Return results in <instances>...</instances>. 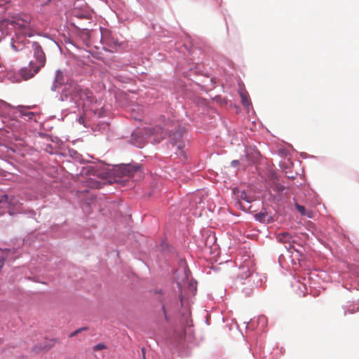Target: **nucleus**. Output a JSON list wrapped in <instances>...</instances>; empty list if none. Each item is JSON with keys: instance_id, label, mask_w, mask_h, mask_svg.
I'll return each instance as SVG.
<instances>
[{"instance_id": "1", "label": "nucleus", "mask_w": 359, "mask_h": 359, "mask_svg": "<svg viewBox=\"0 0 359 359\" xmlns=\"http://www.w3.org/2000/svg\"><path fill=\"white\" fill-rule=\"evenodd\" d=\"M10 24L13 26L17 34L32 37L37 33V27L33 17L28 13H17L11 17L9 20L0 21V31Z\"/></svg>"}, {"instance_id": "2", "label": "nucleus", "mask_w": 359, "mask_h": 359, "mask_svg": "<svg viewBox=\"0 0 359 359\" xmlns=\"http://www.w3.org/2000/svg\"><path fill=\"white\" fill-rule=\"evenodd\" d=\"M63 95L69 97L78 107L83 109H88L94 102L92 92L86 88H83L76 83H70L63 90Z\"/></svg>"}, {"instance_id": "5", "label": "nucleus", "mask_w": 359, "mask_h": 359, "mask_svg": "<svg viewBox=\"0 0 359 359\" xmlns=\"http://www.w3.org/2000/svg\"><path fill=\"white\" fill-rule=\"evenodd\" d=\"M184 132L185 130L184 128L179 127L176 131L173 132L172 134H170L172 144L173 147H177L176 154L182 156L184 154V151H183V149L184 148V144L181 141V138L182 137Z\"/></svg>"}, {"instance_id": "8", "label": "nucleus", "mask_w": 359, "mask_h": 359, "mask_svg": "<svg viewBox=\"0 0 359 359\" xmlns=\"http://www.w3.org/2000/svg\"><path fill=\"white\" fill-rule=\"evenodd\" d=\"M149 133L151 135H156V138L154 140L157 142H159L161 140L165 137V135L163 134V130L161 127H156L154 128L149 129Z\"/></svg>"}, {"instance_id": "16", "label": "nucleus", "mask_w": 359, "mask_h": 359, "mask_svg": "<svg viewBox=\"0 0 359 359\" xmlns=\"http://www.w3.org/2000/svg\"><path fill=\"white\" fill-rule=\"evenodd\" d=\"M11 48L13 50H15V52H18L20 50V49L17 47V46L14 43H11Z\"/></svg>"}, {"instance_id": "9", "label": "nucleus", "mask_w": 359, "mask_h": 359, "mask_svg": "<svg viewBox=\"0 0 359 359\" xmlns=\"http://www.w3.org/2000/svg\"><path fill=\"white\" fill-rule=\"evenodd\" d=\"M291 238L292 237H291L290 234L287 232L280 233L277 235V239L280 242H283V243L290 242Z\"/></svg>"}, {"instance_id": "7", "label": "nucleus", "mask_w": 359, "mask_h": 359, "mask_svg": "<svg viewBox=\"0 0 359 359\" xmlns=\"http://www.w3.org/2000/svg\"><path fill=\"white\" fill-rule=\"evenodd\" d=\"M16 202L14 197L10 198L7 195H4L0 199V208H4L6 205H15Z\"/></svg>"}, {"instance_id": "10", "label": "nucleus", "mask_w": 359, "mask_h": 359, "mask_svg": "<svg viewBox=\"0 0 359 359\" xmlns=\"http://www.w3.org/2000/svg\"><path fill=\"white\" fill-rule=\"evenodd\" d=\"M55 82L56 84H58V85H62L64 83L63 74L62 72L57 71L56 72Z\"/></svg>"}, {"instance_id": "25", "label": "nucleus", "mask_w": 359, "mask_h": 359, "mask_svg": "<svg viewBox=\"0 0 359 359\" xmlns=\"http://www.w3.org/2000/svg\"><path fill=\"white\" fill-rule=\"evenodd\" d=\"M163 313L165 314V311L164 309V307H163Z\"/></svg>"}, {"instance_id": "20", "label": "nucleus", "mask_w": 359, "mask_h": 359, "mask_svg": "<svg viewBox=\"0 0 359 359\" xmlns=\"http://www.w3.org/2000/svg\"><path fill=\"white\" fill-rule=\"evenodd\" d=\"M141 351H142V359H146L145 348H142Z\"/></svg>"}, {"instance_id": "23", "label": "nucleus", "mask_w": 359, "mask_h": 359, "mask_svg": "<svg viewBox=\"0 0 359 359\" xmlns=\"http://www.w3.org/2000/svg\"><path fill=\"white\" fill-rule=\"evenodd\" d=\"M241 198L247 200L245 196V197L243 196V194L241 195Z\"/></svg>"}, {"instance_id": "11", "label": "nucleus", "mask_w": 359, "mask_h": 359, "mask_svg": "<svg viewBox=\"0 0 359 359\" xmlns=\"http://www.w3.org/2000/svg\"><path fill=\"white\" fill-rule=\"evenodd\" d=\"M267 215L264 212H259L255 215V217L257 220H259V222H264L266 220Z\"/></svg>"}, {"instance_id": "22", "label": "nucleus", "mask_w": 359, "mask_h": 359, "mask_svg": "<svg viewBox=\"0 0 359 359\" xmlns=\"http://www.w3.org/2000/svg\"><path fill=\"white\" fill-rule=\"evenodd\" d=\"M43 4H47L50 0H41Z\"/></svg>"}, {"instance_id": "17", "label": "nucleus", "mask_w": 359, "mask_h": 359, "mask_svg": "<svg viewBox=\"0 0 359 359\" xmlns=\"http://www.w3.org/2000/svg\"><path fill=\"white\" fill-rule=\"evenodd\" d=\"M239 164V161L237 160H233L231 161V165L233 167L237 166Z\"/></svg>"}, {"instance_id": "13", "label": "nucleus", "mask_w": 359, "mask_h": 359, "mask_svg": "<svg viewBox=\"0 0 359 359\" xmlns=\"http://www.w3.org/2000/svg\"><path fill=\"white\" fill-rule=\"evenodd\" d=\"M241 97H242V104L245 107H247L250 104V101L248 99V97L246 96H244L243 95H241Z\"/></svg>"}, {"instance_id": "14", "label": "nucleus", "mask_w": 359, "mask_h": 359, "mask_svg": "<svg viewBox=\"0 0 359 359\" xmlns=\"http://www.w3.org/2000/svg\"><path fill=\"white\" fill-rule=\"evenodd\" d=\"M87 330V327H81V328H79L78 330H76V331L72 332L69 335V337H75L76 335H77L79 332H81V331L83 330Z\"/></svg>"}, {"instance_id": "24", "label": "nucleus", "mask_w": 359, "mask_h": 359, "mask_svg": "<svg viewBox=\"0 0 359 359\" xmlns=\"http://www.w3.org/2000/svg\"><path fill=\"white\" fill-rule=\"evenodd\" d=\"M9 213H10V215L13 214V212L10 210H9Z\"/></svg>"}, {"instance_id": "19", "label": "nucleus", "mask_w": 359, "mask_h": 359, "mask_svg": "<svg viewBox=\"0 0 359 359\" xmlns=\"http://www.w3.org/2000/svg\"><path fill=\"white\" fill-rule=\"evenodd\" d=\"M9 0H0V7L4 6L6 3L8 2Z\"/></svg>"}, {"instance_id": "6", "label": "nucleus", "mask_w": 359, "mask_h": 359, "mask_svg": "<svg viewBox=\"0 0 359 359\" xmlns=\"http://www.w3.org/2000/svg\"><path fill=\"white\" fill-rule=\"evenodd\" d=\"M37 73L38 72H34V69L31 68L29 66V67H25L22 68L19 72L22 79L25 81L32 79Z\"/></svg>"}, {"instance_id": "12", "label": "nucleus", "mask_w": 359, "mask_h": 359, "mask_svg": "<svg viewBox=\"0 0 359 359\" xmlns=\"http://www.w3.org/2000/svg\"><path fill=\"white\" fill-rule=\"evenodd\" d=\"M297 210L301 213L302 215H307L311 217L310 215L306 212V208L301 205L296 204Z\"/></svg>"}, {"instance_id": "21", "label": "nucleus", "mask_w": 359, "mask_h": 359, "mask_svg": "<svg viewBox=\"0 0 359 359\" xmlns=\"http://www.w3.org/2000/svg\"><path fill=\"white\" fill-rule=\"evenodd\" d=\"M29 118H32V116L34 115V113L33 112H29L27 114Z\"/></svg>"}, {"instance_id": "3", "label": "nucleus", "mask_w": 359, "mask_h": 359, "mask_svg": "<svg viewBox=\"0 0 359 359\" xmlns=\"http://www.w3.org/2000/svg\"><path fill=\"white\" fill-rule=\"evenodd\" d=\"M34 59L29 62V65L34 69V72H39L43 67L46 62V55L38 42L32 43Z\"/></svg>"}, {"instance_id": "4", "label": "nucleus", "mask_w": 359, "mask_h": 359, "mask_svg": "<svg viewBox=\"0 0 359 359\" xmlns=\"http://www.w3.org/2000/svg\"><path fill=\"white\" fill-rule=\"evenodd\" d=\"M140 171V166L132 164H120L114 168V175L117 177H131L133 175Z\"/></svg>"}, {"instance_id": "15", "label": "nucleus", "mask_w": 359, "mask_h": 359, "mask_svg": "<svg viewBox=\"0 0 359 359\" xmlns=\"http://www.w3.org/2000/svg\"><path fill=\"white\" fill-rule=\"evenodd\" d=\"M105 348H106V346H105V345L104 344H99L95 345L93 347V350L95 351H100L102 349H104Z\"/></svg>"}, {"instance_id": "18", "label": "nucleus", "mask_w": 359, "mask_h": 359, "mask_svg": "<svg viewBox=\"0 0 359 359\" xmlns=\"http://www.w3.org/2000/svg\"><path fill=\"white\" fill-rule=\"evenodd\" d=\"M6 259V257L1 256L0 259V268H1L4 265V261Z\"/></svg>"}]
</instances>
